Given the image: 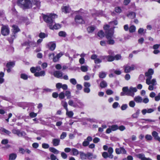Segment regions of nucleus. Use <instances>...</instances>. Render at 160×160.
<instances>
[{
  "label": "nucleus",
  "mask_w": 160,
  "mask_h": 160,
  "mask_svg": "<svg viewBox=\"0 0 160 160\" xmlns=\"http://www.w3.org/2000/svg\"><path fill=\"white\" fill-rule=\"evenodd\" d=\"M17 4L23 9L30 8L32 6V3L30 0H18Z\"/></svg>",
  "instance_id": "f257e3e1"
},
{
  "label": "nucleus",
  "mask_w": 160,
  "mask_h": 160,
  "mask_svg": "<svg viewBox=\"0 0 160 160\" xmlns=\"http://www.w3.org/2000/svg\"><path fill=\"white\" fill-rule=\"evenodd\" d=\"M57 18V16L54 14H48L43 16L44 21L47 22L49 26L50 24L54 23V19Z\"/></svg>",
  "instance_id": "f03ea898"
},
{
  "label": "nucleus",
  "mask_w": 160,
  "mask_h": 160,
  "mask_svg": "<svg viewBox=\"0 0 160 160\" xmlns=\"http://www.w3.org/2000/svg\"><path fill=\"white\" fill-rule=\"evenodd\" d=\"M122 91L125 92L126 95L133 97L135 95L134 93L137 92V89L136 87H130L128 88V87H126L122 88Z\"/></svg>",
  "instance_id": "7ed1b4c3"
},
{
  "label": "nucleus",
  "mask_w": 160,
  "mask_h": 160,
  "mask_svg": "<svg viewBox=\"0 0 160 160\" xmlns=\"http://www.w3.org/2000/svg\"><path fill=\"white\" fill-rule=\"evenodd\" d=\"M146 83L147 84L149 85L148 89L150 91H152L156 89V87L154 86L157 84L156 79L153 78L151 80V77L146 79Z\"/></svg>",
  "instance_id": "20e7f679"
},
{
  "label": "nucleus",
  "mask_w": 160,
  "mask_h": 160,
  "mask_svg": "<svg viewBox=\"0 0 160 160\" xmlns=\"http://www.w3.org/2000/svg\"><path fill=\"white\" fill-rule=\"evenodd\" d=\"M113 30L112 29L111 32H106V37L108 39V44L113 45L115 43L113 40Z\"/></svg>",
  "instance_id": "39448f33"
},
{
  "label": "nucleus",
  "mask_w": 160,
  "mask_h": 160,
  "mask_svg": "<svg viewBox=\"0 0 160 160\" xmlns=\"http://www.w3.org/2000/svg\"><path fill=\"white\" fill-rule=\"evenodd\" d=\"M118 24V22L117 21H113L109 23V25H106L104 26V29L105 30H106V33L108 32H111V31L113 29L114 30V26Z\"/></svg>",
  "instance_id": "423d86ee"
},
{
  "label": "nucleus",
  "mask_w": 160,
  "mask_h": 160,
  "mask_svg": "<svg viewBox=\"0 0 160 160\" xmlns=\"http://www.w3.org/2000/svg\"><path fill=\"white\" fill-rule=\"evenodd\" d=\"M10 32L8 26L2 25L1 29V33L2 35L6 36L8 35Z\"/></svg>",
  "instance_id": "0eeeda50"
},
{
  "label": "nucleus",
  "mask_w": 160,
  "mask_h": 160,
  "mask_svg": "<svg viewBox=\"0 0 160 160\" xmlns=\"http://www.w3.org/2000/svg\"><path fill=\"white\" fill-rule=\"evenodd\" d=\"M12 132L13 133L17 135L19 137H24L26 134L25 132L16 129H12Z\"/></svg>",
  "instance_id": "6e6552de"
},
{
  "label": "nucleus",
  "mask_w": 160,
  "mask_h": 160,
  "mask_svg": "<svg viewBox=\"0 0 160 160\" xmlns=\"http://www.w3.org/2000/svg\"><path fill=\"white\" fill-rule=\"evenodd\" d=\"M124 72L126 73L130 72L131 71L133 70L135 68V66L134 65H132L131 66H129L128 65H127L124 66Z\"/></svg>",
  "instance_id": "1a4fd4ad"
},
{
  "label": "nucleus",
  "mask_w": 160,
  "mask_h": 160,
  "mask_svg": "<svg viewBox=\"0 0 160 160\" xmlns=\"http://www.w3.org/2000/svg\"><path fill=\"white\" fill-rule=\"evenodd\" d=\"M75 21L78 24H82L84 23L82 18L80 15H77L75 16Z\"/></svg>",
  "instance_id": "9d476101"
},
{
  "label": "nucleus",
  "mask_w": 160,
  "mask_h": 160,
  "mask_svg": "<svg viewBox=\"0 0 160 160\" xmlns=\"http://www.w3.org/2000/svg\"><path fill=\"white\" fill-rule=\"evenodd\" d=\"M101 58L106 62H111L114 60V57L110 55L101 56Z\"/></svg>",
  "instance_id": "9b49d317"
},
{
  "label": "nucleus",
  "mask_w": 160,
  "mask_h": 160,
  "mask_svg": "<svg viewBox=\"0 0 160 160\" xmlns=\"http://www.w3.org/2000/svg\"><path fill=\"white\" fill-rule=\"evenodd\" d=\"M155 110V109L154 108H147L142 109L141 111V112L143 115H145L146 113H150L152 112Z\"/></svg>",
  "instance_id": "f8f14e48"
},
{
  "label": "nucleus",
  "mask_w": 160,
  "mask_h": 160,
  "mask_svg": "<svg viewBox=\"0 0 160 160\" xmlns=\"http://www.w3.org/2000/svg\"><path fill=\"white\" fill-rule=\"evenodd\" d=\"M118 129V126L117 125H113L111 126L109 128H108L106 131L107 133H110L112 131H114Z\"/></svg>",
  "instance_id": "ddd939ff"
},
{
  "label": "nucleus",
  "mask_w": 160,
  "mask_h": 160,
  "mask_svg": "<svg viewBox=\"0 0 160 160\" xmlns=\"http://www.w3.org/2000/svg\"><path fill=\"white\" fill-rule=\"evenodd\" d=\"M61 26L58 23H55L54 22V23L50 24L49 26L50 28L51 29H58L61 28Z\"/></svg>",
  "instance_id": "4468645a"
},
{
  "label": "nucleus",
  "mask_w": 160,
  "mask_h": 160,
  "mask_svg": "<svg viewBox=\"0 0 160 160\" xmlns=\"http://www.w3.org/2000/svg\"><path fill=\"white\" fill-rule=\"evenodd\" d=\"M136 157L141 160H152L149 158H146L143 154H139L136 155Z\"/></svg>",
  "instance_id": "2eb2a0df"
},
{
  "label": "nucleus",
  "mask_w": 160,
  "mask_h": 160,
  "mask_svg": "<svg viewBox=\"0 0 160 160\" xmlns=\"http://www.w3.org/2000/svg\"><path fill=\"white\" fill-rule=\"evenodd\" d=\"M115 151L116 153L117 154H120V153L125 154L126 153V150L122 147L116 148Z\"/></svg>",
  "instance_id": "dca6fc26"
},
{
  "label": "nucleus",
  "mask_w": 160,
  "mask_h": 160,
  "mask_svg": "<svg viewBox=\"0 0 160 160\" xmlns=\"http://www.w3.org/2000/svg\"><path fill=\"white\" fill-rule=\"evenodd\" d=\"M154 71L152 69H149L148 72L145 73V76L147 77V79L150 78L151 77V79L152 78V75L153 74Z\"/></svg>",
  "instance_id": "f3484780"
},
{
  "label": "nucleus",
  "mask_w": 160,
  "mask_h": 160,
  "mask_svg": "<svg viewBox=\"0 0 160 160\" xmlns=\"http://www.w3.org/2000/svg\"><path fill=\"white\" fill-rule=\"evenodd\" d=\"M76 104L77 105L76 108L78 107L79 108H82L84 106V104L83 103L81 102L80 100L76 99Z\"/></svg>",
  "instance_id": "a211bd4d"
},
{
  "label": "nucleus",
  "mask_w": 160,
  "mask_h": 160,
  "mask_svg": "<svg viewBox=\"0 0 160 160\" xmlns=\"http://www.w3.org/2000/svg\"><path fill=\"white\" fill-rule=\"evenodd\" d=\"M45 75V72L44 71H41L40 72H37L34 73V75L37 77H44Z\"/></svg>",
  "instance_id": "6ab92c4d"
},
{
  "label": "nucleus",
  "mask_w": 160,
  "mask_h": 160,
  "mask_svg": "<svg viewBox=\"0 0 160 160\" xmlns=\"http://www.w3.org/2000/svg\"><path fill=\"white\" fill-rule=\"evenodd\" d=\"M53 75L56 78H60L62 77V72L59 71H56L54 72Z\"/></svg>",
  "instance_id": "aec40b11"
},
{
  "label": "nucleus",
  "mask_w": 160,
  "mask_h": 160,
  "mask_svg": "<svg viewBox=\"0 0 160 160\" xmlns=\"http://www.w3.org/2000/svg\"><path fill=\"white\" fill-rule=\"evenodd\" d=\"M60 140L58 138H54L52 140V143L54 146H57L60 144Z\"/></svg>",
  "instance_id": "412c9836"
},
{
  "label": "nucleus",
  "mask_w": 160,
  "mask_h": 160,
  "mask_svg": "<svg viewBox=\"0 0 160 160\" xmlns=\"http://www.w3.org/2000/svg\"><path fill=\"white\" fill-rule=\"evenodd\" d=\"M152 134L155 139L160 142V137L158 136V134L157 132L154 131L152 132Z\"/></svg>",
  "instance_id": "4be33fe9"
},
{
  "label": "nucleus",
  "mask_w": 160,
  "mask_h": 160,
  "mask_svg": "<svg viewBox=\"0 0 160 160\" xmlns=\"http://www.w3.org/2000/svg\"><path fill=\"white\" fill-rule=\"evenodd\" d=\"M0 132L1 133H5L7 135H9L11 133V132L10 131L2 128H0Z\"/></svg>",
  "instance_id": "5701e85b"
},
{
  "label": "nucleus",
  "mask_w": 160,
  "mask_h": 160,
  "mask_svg": "<svg viewBox=\"0 0 160 160\" xmlns=\"http://www.w3.org/2000/svg\"><path fill=\"white\" fill-rule=\"evenodd\" d=\"M48 45L51 50L53 51L55 49L56 47V44L55 43L52 42H50L48 43Z\"/></svg>",
  "instance_id": "b1692460"
},
{
  "label": "nucleus",
  "mask_w": 160,
  "mask_h": 160,
  "mask_svg": "<svg viewBox=\"0 0 160 160\" xmlns=\"http://www.w3.org/2000/svg\"><path fill=\"white\" fill-rule=\"evenodd\" d=\"M134 100L137 103H141L142 102L143 98L140 96H137L134 98Z\"/></svg>",
  "instance_id": "393cba45"
},
{
  "label": "nucleus",
  "mask_w": 160,
  "mask_h": 160,
  "mask_svg": "<svg viewBox=\"0 0 160 160\" xmlns=\"http://www.w3.org/2000/svg\"><path fill=\"white\" fill-rule=\"evenodd\" d=\"M62 9V12L65 13L69 12L71 10V9L68 6H63Z\"/></svg>",
  "instance_id": "a878e982"
},
{
  "label": "nucleus",
  "mask_w": 160,
  "mask_h": 160,
  "mask_svg": "<svg viewBox=\"0 0 160 160\" xmlns=\"http://www.w3.org/2000/svg\"><path fill=\"white\" fill-rule=\"evenodd\" d=\"M113 152V148L111 147L109 148L108 149V152L109 154V158H113V155L112 153Z\"/></svg>",
  "instance_id": "bb28decb"
},
{
  "label": "nucleus",
  "mask_w": 160,
  "mask_h": 160,
  "mask_svg": "<svg viewBox=\"0 0 160 160\" xmlns=\"http://www.w3.org/2000/svg\"><path fill=\"white\" fill-rule=\"evenodd\" d=\"M49 150L51 152L54 153L55 154H58L59 153V151L54 148L50 147L49 148Z\"/></svg>",
  "instance_id": "cd10ccee"
},
{
  "label": "nucleus",
  "mask_w": 160,
  "mask_h": 160,
  "mask_svg": "<svg viewBox=\"0 0 160 160\" xmlns=\"http://www.w3.org/2000/svg\"><path fill=\"white\" fill-rule=\"evenodd\" d=\"M136 13L134 12H130L127 15V16L131 19L134 18L136 16Z\"/></svg>",
  "instance_id": "c85d7f7f"
},
{
  "label": "nucleus",
  "mask_w": 160,
  "mask_h": 160,
  "mask_svg": "<svg viewBox=\"0 0 160 160\" xmlns=\"http://www.w3.org/2000/svg\"><path fill=\"white\" fill-rule=\"evenodd\" d=\"M68 104L72 107H73L74 108H76L77 105L76 104V102L75 101V102H73V100H69L68 102Z\"/></svg>",
  "instance_id": "c756f323"
},
{
  "label": "nucleus",
  "mask_w": 160,
  "mask_h": 160,
  "mask_svg": "<svg viewBox=\"0 0 160 160\" xmlns=\"http://www.w3.org/2000/svg\"><path fill=\"white\" fill-rule=\"evenodd\" d=\"M80 156L82 160L87 159V153H85L83 152H80Z\"/></svg>",
  "instance_id": "7c9ffc66"
},
{
  "label": "nucleus",
  "mask_w": 160,
  "mask_h": 160,
  "mask_svg": "<svg viewBox=\"0 0 160 160\" xmlns=\"http://www.w3.org/2000/svg\"><path fill=\"white\" fill-rule=\"evenodd\" d=\"M66 114L67 115L69 118H72L73 116V115L74 113L72 111H69L68 110V109L66 110Z\"/></svg>",
  "instance_id": "2f4dec72"
},
{
  "label": "nucleus",
  "mask_w": 160,
  "mask_h": 160,
  "mask_svg": "<svg viewBox=\"0 0 160 160\" xmlns=\"http://www.w3.org/2000/svg\"><path fill=\"white\" fill-rule=\"evenodd\" d=\"M17 155L15 153H11L9 155V160H14L17 157Z\"/></svg>",
  "instance_id": "473e14b6"
},
{
  "label": "nucleus",
  "mask_w": 160,
  "mask_h": 160,
  "mask_svg": "<svg viewBox=\"0 0 160 160\" xmlns=\"http://www.w3.org/2000/svg\"><path fill=\"white\" fill-rule=\"evenodd\" d=\"M15 63L13 62H9L7 63L6 67L7 68H12L14 66Z\"/></svg>",
  "instance_id": "72a5a7b5"
},
{
  "label": "nucleus",
  "mask_w": 160,
  "mask_h": 160,
  "mask_svg": "<svg viewBox=\"0 0 160 160\" xmlns=\"http://www.w3.org/2000/svg\"><path fill=\"white\" fill-rule=\"evenodd\" d=\"M100 85L101 88H103L107 86V83L105 81L102 80L101 82Z\"/></svg>",
  "instance_id": "f704fd0d"
},
{
  "label": "nucleus",
  "mask_w": 160,
  "mask_h": 160,
  "mask_svg": "<svg viewBox=\"0 0 160 160\" xmlns=\"http://www.w3.org/2000/svg\"><path fill=\"white\" fill-rule=\"evenodd\" d=\"M140 110L139 109H138L136 110V112L133 114L132 116L133 118H137L140 113Z\"/></svg>",
  "instance_id": "c9c22d12"
},
{
  "label": "nucleus",
  "mask_w": 160,
  "mask_h": 160,
  "mask_svg": "<svg viewBox=\"0 0 160 160\" xmlns=\"http://www.w3.org/2000/svg\"><path fill=\"white\" fill-rule=\"evenodd\" d=\"M32 2L34 4L36 5L38 8L40 6V2L39 0H32Z\"/></svg>",
  "instance_id": "e433bc0d"
},
{
  "label": "nucleus",
  "mask_w": 160,
  "mask_h": 160,
  "mask_svg": "<svg viewBox=\"0 0 160 160\" xmlns=\"http://www.w3.org/2000/svg\"><path fill=\"white\" fill-rule=\"evenodd\" d=\"M71 151L73 153V155L74 156H77L79 154L78 151L74 148H72V149Z\"/></svg>",
  "instance_id": "4c0bfd02"
},
{
  "label": "nucleus",
  "mask_w": 160,
  "mask_h": 160,
  "mask_svg": "<svg viewBox=\"0 0 160 160\" xmlns=\"http://www.w3.org/2000/svg\"><path fill=\"white\" fill-rule=\"evenodd\" d=\"M13 32L15 33L19 31L20 30L18 26L15 25H13L12 26Z\"/></svg>",
  "instance_id": "58836bf2"
},
{
  "label": "nucleus",
  "mask_w": 160,
  "mask_h": 160,
  "mask_svg": "<svg viewBox=\"0 0 160 160\" xmlns=\"http://www.w3.org/2000/svg\"><path fill=\"white\" fill-rule=\"evenodd\" d=\"M106 76V73L105 72H101L99 73V76L100 78H104Z\"/></svg>",
  "instance_id": "ea45409f"
},
{
  "label": "nucleus",
  "mask_w": 160,
  "mask_h": 160,
  "mask_svg": "<svg viewBox=\"0 0 160 160\" xmlns=\"http://www.w3.org/2000/svg\"><path fill=\"white\" fill-rule=\"evenodd\" d=\"M136 27L134 25L131 26L129 28V31L130 32H133L136 30Z\"/></svg>",
  "instance_id": "a19ab883"
},
{
  "label": "nucleus",
  "mask_w": 160,
  "mask_h": 160,
  "mask_svg": "<svg viewBox=\"0 0 160 160\" xmlns=\"http://www.w3.org/2000/svg\"><path fill=\"white\" fill-rule=\"evenodd\" d=\"M95 28L92 26H90L87 28V30L89 33L92 32L95 30Z\"/></svg>",
  "instance_id": "79ce46f5"
},
{
  "label": "nucleus",
  "mask_w": 160,
  "mask_h": 160,
  "mask_svg": "<svg viewBox=\"0 0 160 160\" xmlns=\"http://www.w3.org/2000/svg\"><path fill=\"white\" fill-rule=\"evenodd\" d=\"M88 66H82L81 67V69L82 71L86 72L88 71Z\"/></svg>",
  "instance_id": "37998d69"
},
{
  "label": "nucleus",
  "mask_w": 160,
  "mask_h": 160,
  "mask_svg": "<svg viewBox=\"0 0 160 160\" xmlns=\"http://www.w3.org/2000/svg\"><path fill=\"white\" fill-rule=\"evenodd\" d=\"M61 104L66 110L68 109L67 108L68 104L65 101H62Z\"/></svg>",
  "instance_id": "c03bdc74"
},
{
  "label": "nucleus",
  "mask_w": 160,
  "mask_h": 160,
  "mask_svg": "<svg viewBox=\"0 0 160 160\" xmlns=\"http://www.w3.org/2000/svg\"><path fill=\"white\" fill-rule=\"evenodd\" d=\"M65 95L68 99H70L71 98V92L69 91H67L65 92Z\"/></svg>",
  "instance_id": "a18cd8bd"
},
{
  "label": "nucleus",
  "mask_w": 160,
  "mask_h": 160,
  "mask_svg": "<svg viewBox=\"0 0 160 160\" xmlns=\"http://www.w3.org/2000/svg\"><path fill=\"white\" fill-rule=\"evenodd\" d=\"M58 35L60 37H65L66 36V33L65 32L61 31L59 32Z\"/></svg>",
  "instance_id": "49530a36"
},
{
  "label": "nucleus",
  "mask_w": 160,
  "mask_h": 160,
  "mask_svg": "<svg viewBox=\"0 0 160 160\" xmlns=\"http://www.w3.org/2000/svg\"><path fill=\"white\" fill-rule=\"evenodd\" d=\"M98 35L99 37L102 38L104 37V33L102 31H100L98 33Z\"/></svg>",
  "instance_id": "de8ad7c7"
},
{
  "label": "nucleus",
  "mask_w": 160,
  "mask_h": 160,
  "mask_svg": "<svg viewBox=\"0 0 160 160\" xmlns=\"http://www.w3.org/2000/svg\"><path fill=\"white\" fill-rule=\"evenodd\" d=\"M142 120H144L145 121H147L148 123H149L150 122H155V120H152V119H140L139 121Z\"/></svg>",
  "instance_id": "09e8293b"
},
{
  "label": "nucleus",
  "mask_w": 160,
  "mask_h": 160,
  "mask_svg": "<svg viewBox=\"0 0 160 160\" xmlns=\"http://www.w3.org/2000/svg\"><path fill=\"white\" fill-rule=\"evenodd\" d=\"M93 154L92 153L88 152L87 153V159H90L92 158Z\"/></svg>",
  "instance_id": "8fccbe9b"
},
{
  "label": "nucleus",
  "mask_w": 160,
  "mask_h": 160,
  "mask_svg": "<svg viewBox=\"0 0 160 160\" xmlns=\"http://www.w3.org/2000/svg\"><path fill=\"white\" fill-rule=\"evenodd\" d=\"M67 133L65 132H63L60 135V138L61 139H64L67 136Z\"/></svg>",
  "instance_id": "3c124183"
},
{
  "label": "nucleus",
  "mask_w": 160,
  "mask_h": 160,
  "mask_svg": "<svg viewBox=\"0 0 160 160\" xmlns=\"http://www.w3.org/2000/svg\"><path fill=\"white\" fill-rule=\"evenodd\" d=\"M102 156L104 158H109V154L107 152H103L102 153Z\"/></svg>",
  "instance_id": "603ef678"
},
{
  "label": "nucleus",
  "mask_w": 160,
  "mask_h": 160,
  "mask_svg": "<svg viewBox=\"0 0 160 160\" xmlns=\"http://www.w3.org/2000/svg\"><path fill=\"white\" fill-rule=\"evenodd\" d=\"M21 78L24 80H27L28 78V76L24 73H22L21 75Z\"/></svg>",
  "instance_id": "864d4df0"
},
{
  "label": "nucleus",
  "mask_w": 160,
  "mask_h": 160,
  "mask_svg": "<svg viewBox=\"0 0 160 160\" xmlns=\"http://www.w3.org/2000/svg\"><path fill=\"white\" fill-rule=\"evenodd\" d=\"M48 36L46 34L44 33L41 32L40 33L39 35V37L41 38H44L45 37H47Z\"/></svg>",
  "instance_id": "5fc2aeb1"
},
{
  "label": "nucleus",
  "mask_w": 160,
  "mask_h": 160,
  "mask_svg": "<svg viewBox=\"0 0 160 160\" xmlns=\"http://www.w3.org/2000/svg\"><path fill=\"white\" fill-rule=\"evenodd\" d=\"M101 56L100 57V58H97L95 60L94 62L96 63H100L102 62V60H103L101 58Z\"/></svg>",
  "instance_id": "6e6d98bb"
},
{
  "label": "nucleus",
  "mask_w": 160,
  "mask_h": 160,
  "mask_svg": "<svg viewBox=\"0 0 160 160\" xmlns=\"http://www.w3.org/2000/svg\"><path fill=\"white\" fill-rule=\"evenodd\" d=\"M114 60H118L121 59V56L120 55L117 54L114 57Z\"/></svg>",
  "instance_id": "4d7b16f0"
},
{
  "label": "nucleus",
  "mask_w": 160,
  "mask_h": 160,
  "mask_svg": "<svg viewBox=\"0 0 160 160\" xmlns=\"http://www.w3.org/2000/svg\"><path fill=\"white\" fill-rule=\"evenodd\" d=\"M70 82L74 85L76 84L77 82L76 80L74 78L71 79L70 80Z\"/></svg>",
  "instance_id": "13d9d810"
},
{
  "label": "nucleus",
  "mask_w": 160,
  "mask_h": 160,
  "mask_svg": "<svg viewBox=\"0 0 160 160\" xmlns=\"http://www.w3.org/2000/svg\"><path fill=\"white\" fill-rule=\"evenodd\" d=\"M129 106L132 108H133L135 105V102L133 101H130L129 103Z\"/></svg>",
  "instance_id": "bf43d9fd"
},
{
  "label": "nucleus",
  "mask_w": 160,
  "mask_h": 160,
  "mask_svg": "<svg viewBox=\"0 0 160 160\" xmlns=\"http://www.w3.org/2000/svg\"><path fill=\"white\" fill-rule=\"evenodd\" d=\"M59 97L61 99H63L65 97L64 93L63 92H60L59 95Z\"/></svg>",
  "instance_id": "052dcab7"
},
{
  "label": "nucleus",
  "mask_w": 160,
  "mask_h": 160,
  "mask_svg": "<svg viewBox=\"0 0 160 160\" xmlns=\"http://www.w3.org/2000/svg\"><path fill=\"white\" fill-rule=\"evenodd\" d=\"M61 156L64 159H65L67 158L68 156L67 154L65 152H62L61 153Z\"/></svg>",
  "instance_id": "680f3d73"
},
{
  "label": "nucleus",
  "mask_w": 160,
  "mask_h": 160,
  "mask_svg": "<svg viewBox=\"0 0 160 160\" xmlns=\"http://www.w3.org/2000/svg\"><path fill=\"white\" fill-rule=\"evenodd\" d=\"M145 138L147 140H151L152 139V138L151 135L147 134L145 136Z\"/></svg>",
  "instance_id": "e2e57ef3"
},
{
  "label": "nucleus",
  "mask_w": 160,
  "mask_h": 160,
  "mask_svg": "<svg viewBox=\"0 0 160 160\" xmlns=\"http://www.w3.org/2000/svg\"><path fill=\"white\" fill-rule=\"evenodd\" d=\"M50 157L51 160H58L56 157L53 154H51Z\"/></svg>",
  "instance_id": "0e129e2a"
},
{
  "label": "nucleus",
  "mask_w": 160,
  "mask_h": 160,
  "mask_svg": "<svg viewBox=\"0 0 160 160\" xmlns=\"http://www.w3.org/2000/svg\"><path fill=\"white\" fill-rule=\"evenodd\" d=\"M95 14L97 16H103V12L102 11H98Z\"/></svg>",
  "instance_id": "69168bd1"
},
{
  "label": "nucleus",
  "mask_w": 160,
  "mask_h": 160,
  "mask_svg": "<svg viewBox=\"0 0 160 160\" xmlns=\"http://www.w3.org/2000/svg\"><path fill=\"white\" fill-rule=\"evenodd\" d=\"M83 85L85 88H89L91 86L90 83L87 82H84Z\"/></svg>",
  "instance_id": "338daca9"
},
{
  "label": "nucleus",
  "mask_w": 160,
  "mask_h": 160,
  "mask_svg": "<svg viewBox=\"0 0 160 160\" xmlns=\"http://www.w3.org/2000/svg\"><path fill=\"white\" fill-rule=\"evenodd\" d=\"M89 142L88 141H87L86 140H85L84 141L82 142V145L84 147H86L88 145Z\"/></svg>",
  "instance_id": "774afa93"
}]
</instances>
